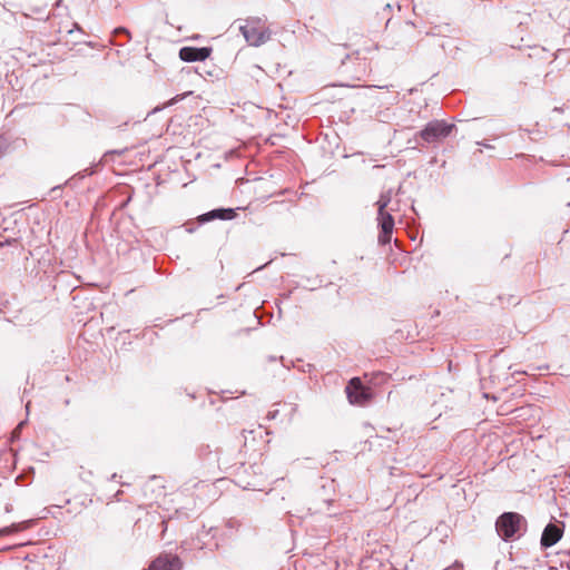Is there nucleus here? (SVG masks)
<instances>
[{"label":"nucleus","instance_id":"6ab92c4d","mask_svg":"<svg viewBox=\"0 0 570 570\" xmlns=\"http://www.w3.org/2000/svg\"><path fill=\"white\" fill-rule=\"evenodd\" d=\"M22 425H23V422L19 423V425L17 426L16 431L20 430Z\"/></svg>","mask_w":570,"mask_h":570},{"label":"nucleus","instance_id":"9d476101","mask_svg":"<svg viewBox=\"0 0 570 570\" xmlns=\"http://www.w3.org/2000/svg\"><path fill=\"white\" fill-rule=\"evenodd\" d=\"M19 530V525L17 524H12V525H9V527H4L2 529H0V537L1 535H8L14 531H18Z\"/></svg>","mask_w":570,"mask_h":570},{"label":"nucleus","instance_id":"20e7f679","mask_svg":"<svg viewBox=\"0 0 570 570\" xmlns=\"http://www.w3.org/2000/svg\"><path fill=\"white\" fill-rule=\"evenodd\" d=\"M350 403L363 405L372 399V392L364 386L360 377L350 380L345 389Z\"/></svg>","mask_w":570,"mask_h":570},{"label":"nucleus","instance_id":"412c9836","mask_svg":"<svg viewBox=\"0 0 570 570\" xmlns=\"http://www.w3.org/2000/svg\"><path fill=\"white\" fill-rule=\"evenodd\" d=\"M276 415V412L275 413H271L269 417L274 419Z\"/></svg>","mask_w":570,"mask_h":570},{"label":"nucleus","instance_id":"4468645a","mask_svg":"<svg viewBox=\"0 0 570 570\" xmlns=\"http://www.w3.org/2000/svg\"><path fill=\"white\" fill-rule=\"evenodd\" d=\"M321 283L322 281L321 279H314L313 282H311V286H309V289H315L317 286H321Z\"/></svg>","mask_w":570,"mask_h":570},{"label":"nucleus","instance_id":"f257e3e1","mask_svg":"<svg viewBox=\"0 0 570 570\" xmlns=\"http://www.w3.org/2000/svg\"><path fill=\"white\" fill-rule=\"evenodd\" d=\"M392 199V189H389L380 195V198L376 202L377 206V222L381 228V233L379 235V242L383 245L389 244L392 238V233L394 228V218L393 216L386 212V207L391 203Z\"/></svg>","mask_w":570,"mask_h":570},{"label":"nucleus","instance_id":"dca6fc26","mask_svg":"<svg viewBox=\"0 0 570 570\" xmlns=\"http://www.w3.org/2000/svg\"><path fill=\"white\" fill-rule=\"evenodd\" d=\"M478 145H481V146H483L485 148H492V146L490 144L485 142V141L478 142Z\"/></svg>","mask_w":570,"mask_h":570},{"label":"nucleus","instance_id":"39448f33","mask_svg":"<svg viewBox=\"0 0 570 570\" xmlns=\"http://www.w3.org/2000/svg\"><path fill=\"white\" fill-rule=\"evenodd\" d=\"M183 562L177 554L161 553L149 564L148 570H181Z\"/></svg>","mask_w":570,"mask_h":570},{"label":"nucleus","instance_id":"f3484780","mask_svg":"<svg viewBox=\"0 0 570 570\" xmlns=\"http://www.w3.org/2000/svg\"><path fill=\"white\" fill-rule=\"evenodd\" d=\"M180 98L179 96H177L176 98H174L171 101H170V105H173L174 102L178 101Z\"/></svg>","mask_w":570,"mask_h":570},{"label":"nucleus","instance_id":"a211bd4d","mask_svg":"<svg viewBox=\"0 0 570 570\" xmlns=\"http://www.w3.org/2000/svg\"><path fill=\"white\" fill-rule=\"evenodd\" d=\"M61 188V186H56L51 189V191H56V190H59Z\"/></svg>","mask_w":570,"mask_h":570},{"label":"nucleus","instance_id":"9b49d317","mask_svg":"<svg viewBox=\"0 0 570 570\" xmlns=\"http://www.w3.org/2000/svg\"><path fill=\"white\" fill-rule=\"evenodd\" d=\"M112 33H114V36L125 35L129 39L131 38L130 31L125 27H117L116 29H114Z\"/></svg>","mask_w":570,"mask_h":570},{"label":"nucleus","instance_id":"1a4fd4ad","mask_svg":"<svg viewBox=\"0 0 570 570\" xmlns=\"http://www.w3.org/2000/svg\"><path fill=\"white\" fill-rule=\"evenodd\" d=\"M236 217V209L234 208H215L198 217L200 224L212 222L214 219L230 220Z\"/></svg>","mask_w":570,"mask_h":570},{"label":"nucleus","instance_id":"aec40b11","mask_svg":"<svg viewBox=\"0 0 570 570\" xmlns=\"http://www.w3.org/2000/svg\"><path fill=\"white\" fill-rule=\"evenodd\" d=\"M194 230H195L194 227L187 228L188 233H193Z\"/></svg>","mask_w":570,"mask_h":570},{"label":"nucleus","instance_id":"423d86ee","mask_svg":"<svg viewBox=\"0 0 570 570\" xmlns=\"http://www.w3.org/2000/svg\"><path fill=\"white\" fill-rule=\"evenodd\" d=\"M563 528L564 525L562 522H549L543 529L540 540L541 546L546 549L554 546L561 539Z\"/></svg>","mask_w":570,"mask_h":570},{"label":"nucleus","instance_id":"4be33fe9","mask_svg":"<svg viewBox=\"0 0 570 570\" xmlns=\"http://www.w3.org/2000/svg\"><path fill=\"white\" fill-rule=\"evenodd\" d=\"M561 109L558 107H554L553 111H560Z\"/></svg>","mask_w":570,"mask_h":570},{"label":"nucleus","instance_id":"f8f14e48","mask_svg":"<svg viewBox=\"0 0 570 570\" xmlns=\"http://www.w3.org/2000/svg\"><path fill=\"white\" fill-rule=\"evenodd\" d=\"M7 148H8V140L2 135H0V156H2L4 154Z\"/></svg>","mask_w":570,"mask_h":570},{"label":"nucleus","instance_id":"7ed1b4c3","mask_svg":"<svg viewBox=\"0 0 570 570\" xmlns=\"http://www.w3.org/2000/svg\"><path fill=\"white\" fill-rule=\"evenodd\" d=\"M454 128V124H449L445 120H432L417 132V136L428 144L436 142L449 137Z\"/></svg>","mask_w":570,"mask_h":570},{"label":"nucleus","instance_id":"f03ea898","mask_svg":"<svg viewBox=\"0 0 570 570\" xmlns=\"http://www.w3.org/2000/svg\"><path fill=\"white\" fill-rule=\"evenodd\" d=\"M525 519L518 512H503L495 521L498 535L505 542L512 540L519 533Z\"/></svg>","mask_w":570,"mask_h":570},{"label":"nucleus","instance_id":"ddd939ff","mask_svg":"<svg viewBox=\"0 0 570 570\" xmlns=\"http://www.w3.org/2000/svg\"><path fill=\"white\" fill-rule=\"evenodd\" d=\"M444 570H464V569H463V564L461 562L455 561L452 566H450L449 568H446Z\"/></svg>","mask_w":570,"mask_h":570},{"label":"nucleus","instance_id":"0eeeda50","mask_svg":"<svg viewBox=\"0 0 570 570\" xmlns=\"http://www.w3.org/2000/svg\"><path fill=\"white\" fill-rule=\"evenodd\" d=\"M240 32L245 40L254 47L264 45L269 39V32L267 30H261L256 27L242 26Z\"/></svg>","mask_w":570,"mask_h":570},{"label":"nucleus","instance_id":"6e6552de","mask_svg":"<svg viewBox=\"0 0 570 570\" xmlns=\"http://www.w3.org/2000/svg\"><path fill=\"white\" fill-rule=\"evenodd\" d=\"M210 53V47H183L179 50V58L186 62L204 61Z\"/></svg>","mask_w":570,"mask_h":570},{"label":"nucleus","instance_id":"2eb2a0df","mask_svg":"<svg viewBox=\"0 0 570 570\" xmlns=\"http://www.w3.org/2000/svg\"><path fill=\"white\" fill-rule=\"evenodd\" d=\"M125 153V149L124 150H111V151H108L106 153V156L109 155V154H118V155H121Z\"/></svg>","mask_w":570,"mask_h":570}]
</instances>
